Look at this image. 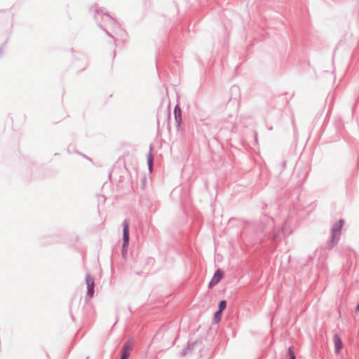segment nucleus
<instances>
[{
    "mask_svg": "<svg viewBox=\"0 0 359 359\" xmlns=\"http://www.w3.org/2000/svg\"><path fill=\"white\" fill-rule=\"evenodd\" d=\"M86 284L88 287V292L90 295V297H92L94 292V280L93 278H91L89 275L86 276Z\"/></svg>",
    "mask_w": 359,
    "mask_h": 359,
    "instance_id": "5",
    "label": "nucleus"
},
{
    "mask_svg": "<svg viewBox=\"0 0 359 359\" xmlns=\"http://www.w3.org/2000/svg\"><path fill=\"white\" fill-rule=\"evenodd\" d=\"M123 253L126 252V249L129 243V222L128 220H125L123 224Z\"/></svg>",
    "mask_w": 359,
    "mask_h": 359,
    "instance_id": "1",
    "label": "nucleus"
},
{
    "mask_svg": "<svg viewBox=\"0 0 359 359\" xmlns=\"http://www.w3.org/2000/svg\"><path fill=\"white\" fill-rule=\"evenodd\" d=\"M174 114L177 122L179 123L181 121V109L178 105H176L174 109Z\"/></svg>",
    "mask_w": 359,
    "mask_h": 359,
    "instance_id": "6",
    "label": "nucleus"
},
{
    "mask_svg": "<svg viewBox=\"0 0 359 359\" xmlns=\"http://www.w3.org/2000/svg\"><path fill=\"white\" fill-rule=\"evenodd\" d=\"M133 342L131 341H128L126 342L123 347V349H122V351L123 352H127V353H130L131 352L132 349H133Z\"/></svg>",
    "mask_w": 359,
    "mask_h": 359,
    "instance_id": "7",
    "label": "nucleus"
},
{
    "mask_svg": "<svg viewBox=\"0 0 359 359\" xmlns=\"http://www.w3.org/2000/svg\"><path fill=\"white\" fill-rule=\"evenodd\" d=\"M333 342L334 344V350L337 354H339L343 348V343L339 334H334L333 337Z\"/></svg>",
    "mask_w": 359,
    "mask_h": 359,
    "instance_id": "4",
    "label": "nucleus"
},
{
    "mask_svg": "<svg viewBox=\"0 0 359 359\" xmlns=\"http://www.w3.org/2000/svg\"><path fill=\"white\" fill-rule=\"evenodd\" d=\"M357 310L359 311V304L358 305Z\"/></svg>",
    "mask_w": 359,
    "mask_h": 359,
    "instance_id": "13",
    "label": "nucleus"
},
{
    "mask_svg": "<svg viewBox=\"0 0 359 359\" xmlns=\"http://www.w3.org/2000/svg\"><path fill=\"white\" fill-rule=\"evenodd\" d=\"M222 277H223V272L220 269H218L215 273L214 276H212V278L209 283V287H211L217 285L221 280Z\"/></svg>",
    "mask_w": 359,
    "mask_h": 359,
    "instance_id": "2",
    "label": "nucleus"
},
{
    "mask_svg": "<svg viewBox=\"0 0 359 359\" xmlns=\"http://www.w3.org/2000/svg\"><path fill=\"white\" fill-rule=\"evenodd\" d=\"M226 306V301H224V300L221 301L219 304V311L222 312L225 309Z\"/></svg>",
    "mask_w": 359,
    "mask_h": 359,
    "instance_id": "10",
    "label": "nucleus"
},
{
    "mask_svg": "<svg viewBox=\"0 0 359 359\" xmlns=\"http://www.w3.org/2000/svg\"><path fill=\"white\" fill-rule=\"evenodd\" d=\"M130 354V353L122 351V355H121V359H128Z\"/></svg>",
    "mask_w": 359,
    "mask_h": 359,
    "instance_id": "11",
    "label": "nucleus"
},
{
    "mask_svg": "<svg viewBox=\"0 0 359 359\" xmlns=\"http://www.w3.org/2000/svg\"><path fill=\"white\" fill-rule=\"evenodd\" d=\"M222 311H218L215 313L214 321L215 323H218L220 322L222 318Z\"/></svg>",
    "mask_w": 359,
    "mask_h": 359,
    "instance_id": "8",
    "label": "nucleus"
},
{
    "mask_svg": "<svg viewBox=\"0 0 359 359\" xmlns=\"http://www.w3.org/2000/svg\"><path fill=\"white\" fill-rule=\"evenodd\" d=\"M343 226V221L340 220L337 224L332 229V240L337 241L339 239L341 229Z\"/></svg>",
    "mask_w": 359,
    "mask_h": 359,
    "instance_id": "3",
    "label": "nucleus"
},
{
    "mask_svg": "<svg viewBox=\"0 0 359 359\" xmlns=\"http://www.w3.org/2000/svg\"><path fill=\"white\" fill-rule=\"evenodd\" d=\"M289 353H290V359H295V355H294V354L293 353L292 347H290V348H289Z\"/></svg>",
    "mask_w": 359,
    "mask_h": 359,
    "instance_id": "12",
    "label": "nucleus"
},
{
    "mask_svg": "<svg viewBox=\"0 0 359 359\" xmlns=\"http://www.w3.org/2000/svg\"><path fill=\"white\" fill-rule=\"evenodd\" d=\"M147 163H148V165H149V169L150 172H151L152 165H153V156L151 154H149L148 156Z\"/></svg>",
    "mask_w": 359,
    "mask_h": 359,
    "instance_id": "9",
    "label": "nucleus"
}]
</instances>
